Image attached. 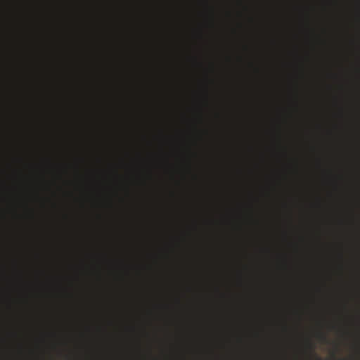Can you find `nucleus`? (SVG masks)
Here are the masks:
<instances>
[{"label": "nucleus", "instance_id": "1", "mask_svg": "<svg viewBox=\"0 0 360 360\" xmlns=\"http://www.w3.org/2000/svg\"><path fill=\"white\" fill-rule=\"evenodd\" d=\"M316 337L321 342H326L328 339L327 334L321 330H319L316 333Z\"/></svg>", "mask_w": 360, "mask_h": 360}, {"label": "nucleus", "instance_id": "2", "mask_svg": "<svg viewBox=\"0 0 360 360\" xmlns=\"http://www.w3.org/2000/svg\"><path fill=\"white\" fill-rule=\"evenodd\" d=\"M295 360H360V359H295Z\"/></svg>", "mask_w": 360, "mask_h": 360}, {"label": "nucleus", "instance_id": "3", "mask_svg": "<svg viewBox=\"0 0 360 360\" xmlns=\"http://www.w3.org/2000/svg\"><path fill=\"white\" fill-rule=\"evenodd\" d=\"M341 335L344 338H347L350 336V334L347 331H342Z\"/></svg>", "mask_w": 360, "mask_h": 360}, {"label": "nucleus", "instance_id": "4", "mask_svg": "<svg viewBox=\"0 0 360 360\" xmlns=\"http://www.w3.org/2000/svg\"><path fill=\"white\" fill-rule=\"evenodd\" d=\"M57 336H58L57 334L55 333H52L49 334V337L52 338H56Z\"/></svg>", "mask_w": 360, "mask_h": 360}, {"label": "nucleus", "instance_id": "5", "mask_svg": "<svg viewBox=\"0 0 360 360\" xmlns=\"http://www.w3.org/2000/svg\"><path fill=\"white\" fill-rule=\"evenodd\" d=\"M12 336H13V337H15H15H16V334H15V333H13V334H12Z\"/></svg>", "mask_w": 360, "mask_h": 360}, {"label": "nucleus", "instance_id": "6", "mask_svg": "<svg viewBox=\"0 0 360 360\" xmlns=\"http://www.w3.org/2000/svg\"><path fill=\"white\" fill-rule=\"evenodd\" d=\"M255 336L257 338L259 336V334L258 333H256L255 334Z\"/></svg>", "mask_w": 360, "mask_h": 360}]
</instances>
